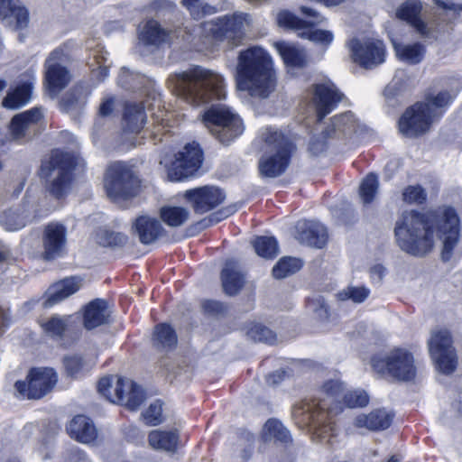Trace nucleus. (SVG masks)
I'll list each match as a JSON object with an SVG mask.
<instances>
[{
	"label": "nucleus",
	"mask_w": 462,
	"mask_h": 462,
	"mask_svg": "<svg viewBox=\"0 0 462 462\" xmlns=\"http://www.w3.org/2000/svg\"><path fill=\"white\" fill-rule=\"evenodd\" d=\"M460 230L457 211L444 206L425 213L404 211L395 223L394 236L398 246L414 256L430 252L438 236L443 243L442 260L448 261L459 241Z\"/></svg>",
	"instance_id": "nucleus-1"
},
{
	"label": "nucleus",
	"mask_w": 462,
	"mask_h": 462,
	"mask_svg": "<svg viewBox=\"0 0 462 462\" xmlns=\"http://www.w3.org/2000/svg\"><path fill=\"white\" fill-rule=\"evenodd\" d=\"M236 88L255 98L264 99L275 90L276 73L271 56L261 47L241 51L237 57Z\"/></svg>",
	"instance_id": "nucleus-2"
},
{
	"label": "nucleus",
	"mask_w": 462,
	"mask_h": 462,
	"mask_svg": "<svg viewBox=\"0 0 462 462\" xmlns=\"http://www.w3.org/2000/svg\"><path fill=\"white\" fill-rule=\"evenodd\" d=\"M343 383L337 380L325 383L320 395L310 400H305L293 410V417L300 427L311 426L320 441L328 438L331 442L334 436L331 420L342 411L339 398L343 393Z\"/></svg>",
	"instance_id": "nucleus-3"
},
{
	"label": "nucleus",
	"mask_w": 462,
	"mask_h": 462,
	"mask_svg": "<svg viewBox=\"0 0 462 462\" xmlns=\"http://www.w3.org/2000/svg\"><path fill=\"white\" fill-rule=\"evenodd\" d=\"M169 81L179 97L195 106L226 97L223 77L199 66L171 75Z\"/></svg>",
	"instance_id": "nucleus-4"
},
{
	"label": "nucleus",
	"mask_w": 462,
	"mask_h": 462,
	"mask_svg": "<svg viewBox=\"0 0 462 462\" xmlns=\"http://www.w3.org/2000/svg\"><path fill=\"white\" fill-rule=\"evenodd\" d=\"M453 97L448 91L429 96L423 102H417L407 108L399 120L400 132L407 137L425 134L430 125L444 113Z\"/></svg>",
	"instance_id": "nucleus-5"
},
{
	"label": "nucleus",
	"mask_w": 462,
	"mask_h": 462,
	"mask_svg": "<svg viewBox=\"0 0 462 462\" xmlns=\"http://www.w3.org/2000/svg\"><path fill=\"white\" fill-rule=\"evenodd\" d=\"M263 154L259 160V173L263 178L281 176L288 168L295 145L278 129L267 127L261 133Z\"/></svg>",
	"instance_id": "nucleus-6"
},
{
	"label": "nucleus",
	"mask_w": 462,
	"mask_h": 462,
	"mask_svg": "<svg viewBox=\"0 0 462 462\" xmlns=\"http://www.w3.org/2000/svg\"><path fill=\"white\" fill-rule=\"evenodd\" d=\"M75 162L73 157L54 150L42 161L40 178L45 181L46 190L54 198H62L68 191Z\"/></svg>",
	"instance_id": "nucleus-7"
},
{
	"label": "nucleus",
	"mask_w": 462,
	"mask_h": 462,
	"mask_svg": "<svg viewBox=\"0 0 462 462\" xmlns=\"http://www.w3.org/2000/svg\"><path fill=\"white\" fill-rule=\"evenodd\" d=\"M301 13L309 19L303 20L288 11H281L277 14V23L281 27L299 31V36L315 43L328 46L333 41V33L327 30H312L311 27L321 23L324 17L315 10L301 6Z\"/></svg>",
	"instance_id": "nucleus-8"
},
{
	"label": "nucleus",
	"mask_w": 462,
	"mask_h": 462,
	"mask_svg": "<svg viewBox=\"0 0 462 462\" xmlns=\"http://www.w3.org/2000/svg\"><path fill=\"white\" fill-rule=\"evenodd\" d=\"M209 132L223 144H228L244 131L241 118L223 104H213L203 115Z\"/></svg>",
	"instance_id": "nucleus-9"
},
{
	"label": "nucleus",
	"mask_w": 462,
	"mask_h": 462,
	"mask_svg": "<svg viewBox=\"0 0 462 462\" xmlns=\"http://www.w3.org/2000/svg\"><path fill=\"white\" fill-rule=\"evenodd\" d=\"M252 17L247 13L236 12L205 23V29L217 42H226L230 48L242 44L245 31L252 26Z\"/></svg>",
	"instance_id": "nucleus-10"
},
{
	"label": "nucleus",
	"mask_w": 462,
	"mask_h": 462,
	"mask_svg": "<svg viewBox=\"0 0 462 462\" xmlns=\"http://www.w3.org/2000/svg\"><path fill=\"white\" fill-rule=\"evenodd\" d=\"M371 365L376 373L387 374L398 381L408 382L416 376L413 356L402 348H395L383 356H374Z\"/></svg>",
	"instance_id": "nucleus-11"
},
{
	"label": "nucleus",
	"mask_w": 462,
	"mask_h": 462,
	"mask_svg": "<svg viewBox=\"0 0 462 462\" xmlns=\"http://www.w3.org/2000/svg\"><path fill=\"white\" fill-rule=\"evenodd\" d=\"M112 379L111 376L101 378L97 383L98 392L111 402L125 404L131 411L137 410L145 399L143 390L134 382L118 377L114 390L115 393L112 395L109 393Z\"/></svg>",
	"instance_id": "nucleus-12"
},
{
	"label": "nucleus",
	"mask_w": 462,
	"mask_h": 462,
	"mask_svg": "<svg viewBox=\"0 0 462 462\" xmlns=\"http://www.w3.org/2000/svg\"><path fill=\"white\" fill-rule=\"evenodd\" d=\"M138 187L137 178L125 163L117 162L108 167L105 188L110 199H127L135 196Z\"/></svg>",
	"instance_id": "nucleus-13"
},
{
	"label": "nucleus",
	"mask_w": 462,
	"mask_h": 462,
	"mask_svg": "<svg viewBox=\"0 0 462 462\" xmlns=\"http://www.w3.org/2000/svg\"><path fill=\"white\" fill-rule=\"evenodd\" d=\"M58 381V375L52 368H32L25 381H17L16 391L28 399H41L50 393Z\"/></svg>",
	"instance_id": "nucleus-14"
},
{
	"label": "nucleus",
	"mask_w": 462,
	"mask_h": 462,
	"mask_svg": "<svg viewBox=\"0 0 462 462\" xmlns=\"http://www.w3.org/2000/svg\"><path fill=\"white\" fill-rule=\"evenodd\" d=\"M429 349L437 368L445 374H452L457 365L450 333L446 329L433 331L429 340Z\"/></svg>",
	"instance_id": "nucleus-15"
},
{
	"label": "nucleus",
	"mask_w": 462,
	"mask_h": 462,
	"mask_svg": "<svg viewBox=\"0 0 462 462\" xmlns=\"http://www.w3.org/2000/svg\"><path fill=\"white\" fill-rule=\"evenodd\" d=\"M43 117L41 107H33L15 115L9 125L11 139L25 143L40 134V122Z\"/></svg>",
	"instance_id": "nucleus-16"
},
{
	"label": "nucleus",
	"mask_w": 462,
	"mask_h": 462,
	"mask_svg": "<svg viewBox=\"0 0 462 462\" xmlns=\"http://www.w3.org/2000/svg\"><path fill=\"white\" fill-rule=\"evenodd\" d=\"M202 151L196 143H188L183 150L175 155V160L168 167V177L171 180H182L191 175L200 167Z\"/></svg>",
	"instance_id": "nucleus-17"
},
{
	"label": "nucleus",
	"mask_w": 462,
	"mask_h": 462,
	"mask_svg": "<svg viewBox=\"0 0 462 462\" xmlns=\"http://www.w3.org/2000/svg\"><path fill=\"white\" fill-rule=\"evenodd\" d=\"M348 48L353 60L365 69H372L384 61L385 47L382 41L352 39Z\"/></svg>",
	"instance_id": "nucleus-18"
},
{
	"label": "nucleus",
	"mask_w": 462,
	"mask_h": 462,
	"mask_svg": "<svg viewBox=\"0 0 462 462\" xmlns=\"http://www.w3.org/2000/svg\"><path fill=\"white\" fill-rule=\"evenodd\" d=\"M64 58L63 51L56 49L45 61V81L48 91L52 96L58 95L70 81L69 71L61 64Z\"/></svg>",
	"instance_id": "nucleus-19"
},
{
	"label": "nucleus",
	"mask_w": 462,
	"mask_h": 462,
	"mask_svg": "<svg viewBox=\"0 0 462 462\" xmlns=\"http://www.w3.org/2000/svg\"><path fill=\"white\" fill-rule=\"evenodd\" d=\"M225 198L224 191L215 186L199 187L186 190L184 193V199L198 214L215 208L225 200Z\"/></svg>",
	"instance_id": "nucleus-20"
},
{
	"label": "nucleus",
	"mask_w": 462,
	"mask_h": 462,
	"mask_svg": "<svg viewBox=\"0 0 462 462\" xmlns=\"http://www.w3.org/2000/svg\"><path fill=\"white\" fill-rule=\"evenodd\" d=\"M343 94L331 83L316 84L311 88V104L320 122L341 101Z\"/></svg>",
	"instance_id": "nucleus-21"
},
{
	"label": "nucleus",
	"mask_w": 462,
	"mask_h": 462,
	"mask_svg": "<svg viewBox=\"0 0 462 462\" xmlns=\"http://www.w3.org/2000/svg\"><path fill=\"white\" fill-rule=\"evenodd\" d=\"M42 257L50 261L60 257L67 244V229L64 225L51 222L44 226L42 237Z\"/></svg>",
	"instance_id": "nucleus-22"
},
{
	"label": "nucleus",
	"mask_w": 462,
	"mask_h": 462,
	"mask_svg": "<svg viewBox=\"0 0 462 462\" xmlns=\"http://www.w3.org/2000/svg\"><path fill=\"white\" fill-rule=\"evenodd\" d=\"M297 239L304 245L322 248L328 241L327 228L316 221L301 220L296 225Z\"/></svg>",
	"instance_id": "nucleus-23"
},
{
	"label": "nucleus",
	"mask_w": 462,
	"mask_h": 462,
	"mask_svg": "<svg viewBox=\"0 0 462 462\" xmlns=\"http://www.w3.org/2000/svg\"><path fill=\"white\" fill-rule=\"evenodd\" d=\"M359 125L351 111L335 116L331 118L330 124L322 132V138L344 139L355 134Z\"/></svg>",
	"instance_id": "nucleus-24"
},
{
	"label": "nucleus",
	"mask_w": 462,
	"mask_h": 462,
	"mask_svg": "<svg viewBox=\"0 0 462 462\" xmlns=\"http://www.w3.org/2000/svg\"><path fill=\"white\" fill-rule=\"evenodd\" d=\"M422 9L421 3L418 0H408L404 2L396 12L399 19L406 21L412 25L416 31L425 38H434V32L420 19V12Z\"/></svg>",
	"instance_id": "nucleus-25"
},
{
	"label": "nucleus",
	"mask_w": 462,
	"mask_h": 462,
	"mask_svg": "<svg viewBox=\"0 0 462 462\" xmlns=\"http://www.w3.org/2000/svg\"><path fill=\"white\" fill-rule=\"evenodd\" d=\"M0 19L14 29L27 27L29 13L20 0H0Z\"/></svg>",
	"instance_id": "nucleus-26"
},
{
	"label": "nucleus",
	"mask_w": 462,
	"mask_h": 462,
	"mask_svg": "<svg viewBox=\"0 0 462 462\" xmlns=\"http://www.w3.org/2000/svg\"><path fill=\"white\" fill-rule=\"evenodd\" d=\"M133 228L143 245H151L165 236L166 233L160 220L149 216L138 217Z\"/></svg>",
	"instance_id": "nucleus-27"
},
{
	"label": "nucleus",
	"mask_w": 462,
	"mask_h": 462,
	"mask_svg": "<svg viewBox=\"0 0 462 462\" xmlns=\"http://www.w3.org/2000/svg\"><path fill=\"white\" fill-rule=\"evenodd\" d=\"M110 311L107 302L102 299L90 301L86 307L83 316L84 327L90 330L109 321Z\"/></svg>",
	"instance_id": "nucleus-28"
},
{
	"label": "nucleus",
	"mask_w": 462,
	"mask_h": 462,
	"mask_svg": "<svg viewBox=\"0 0 462 462\" xmlns=\"http://www.w3.org/2000/svg\"><path fill=\"white\" fill-rule=\"evenodd\" d=\"M261 439L263 442L288 447L292 443L290 431L276 419H269L263 425Z\"/></svg>",
	"instance_id": "nucleus-29"
},
{
	"label": "nucleus",
	"mask_w": 462,
	"mask_h": 462,
	"mask_svg": "<svg viewBox=\"0 0 462 462\" xmlns=\"http://www.w3.org/2000/svg\"><path fill=\"white\" fill-rule=\"evenodd\" d=\"M67 430L71 438L82 443H90L97 436L92 420L84 415L75 416L68 425Z\"/></svg>",
	"instance_id": "nucleus-30"
},
{
	"label": "nucleus",
	"mask_w": 462,
	"mask_h": 462,
	"mask_svg": "<svg viewBox=\"0 0 462 462\" xmlns=\"http://www.w3.org/2000/svg\"><path fill=\"white\" fill-rule=\"evenodd\" d=\"M221 281L224 291L230 296L236 295L244 285V276L240 272L238 263L227 260L221 272Z\"/></svg>",
	"instance_id": "nucleus-31"
},
{
	"label": "nucleus",
	"mask_w": 462,
	"mask_h": 462,
	"mask_svg": "<svg viewBox=\"0 0 462 462\" xmlns=\"http://www.w3.org/2000/svg\"><path fill=\"white\" fill-rule=\"evenodd\" d=\"M393 415L384 409H377L369 414L358 415L354 421L357 428H366L370 430H383L390 427Z\"/></svg>",
	"instance_id": "nucleus-32"
},
{
	"label": "nucleus",
	"mask_w": 462,
	"mask_h": 462,
	"mask_svg": "<svg viewBox=\"0 0 462 462\" xmlns=\"http://www.w3.org/2000/svg\"><path fill=\"white\" fill-rule=\"evenodd\" d=\"M80 280L75 277L68 278L51 286L48 291V296L43 305L51 307L79 290Z\"/></svg>",
	"instance_id": "nucleus-33"
},
{
	"label": "nucleus",
	"mask_w": 462,
	"mask_h": 462,
	"mask_svg": "<svg viewBox=\"0 0 462 462\" xmlns=\"http://www.w3.org/2000/svg\"><path fill=\"white\" fill-rule=\"evenodd\" d=\"M174 32L167 31L154 20L148 21L142 32L141 40L147 45L159 46L162 43L171 42Z\"/></svg>",
	"instance_id": "nucleus-34"
},
{
	"label": "nucleus",
	"mask_w": 462,
	"mask_h": 462,
	"mask_svg": "<svg viewBox=\"0 0 462 462\" xmlns=\"http://www.w3.org/2000/svg\"><path fill=\"white\" fill-rule=\"evenodd\" d=\"M146 120L144 106L143 103H128L125 106L124 127L131 133H139Z\"/></svg>",
	"instance_id": "nucleus-35"
},
{
	"label": "nucleus",
	"mask_w": 462,
	"mask_h": 462,
	"mask_svg": "<svg viewBox=\"0 0 462 462\" xmlns=\"http://www.w3.org/2000/svg\"><path fill=\"white\" fill-rule=\"evenodd\" d=\"M89 92L83 85L75 86L67 92L60 102L61 110L70 113L81 109L86 102Z\"/></svg>",
	"instance_id": "nucleus-36"
},
{
	"label": "nucleus",
	"mask_w": 462,
	"mask_h": 462,
	"mask_svg": "<svg viewBox=\"0 0 462 462\" xmlns=\"http://www.w3.org/2000/svg\"><path fill=\"white\" fill-rule=\"evenodd\" d=\"M29 221V212L23 206L4 211L0 214V224L8 231L19 230Z\"/></svg>",
	"instance_id": "nucleus-37"
},
{
	"label": "nucleus",
	"mask_w": 462,
	"mask_h": 462,
	"mask_svg": "<svg viewBox=\"0 0 462 462\" xmlns=\"http://www.w3.org/2000/svg\"><path fill=\"white\" fill-rule=\"evenodd\" d=\"M178 342L175 330L166 323L155 326L152 334V346L158 350L169 351L173 349Z\"/></svg>",
	"instance_id": "nucleus-38"
},
{
	"label": "nucleus",
	"mask_w": 462,
	"mask_h": 462,
	"mask_svg": "<svg viewBox=\"0 0 462 462\" xmlns=\"http://www.w3.org/2000/svg\"><path fill=\"white\" fill-rule=\"evenodd\" d=\"M393 48L399 60L415 65L422 61L426 48L420 42L410 44L393 42Z\"/></svg>",
	"instance_id": "nucleus-39"
},
{
	"label": "nucleus",
	"mask_w": 462,
	"mask_h": 462,
	"mask_svg": "<svg viewBox=\"0 0 462 462\" xmlns=\"http://www.w3.org/2000/svg\"><path fill=\"white\" fill-rule=\"evenodd\" d=\"M148 441L152 448L174 452L178 446L179 434L176 430H152L149 433Z\"/></svg>",
	"instance_id": "nucleus-40"
},
{
	"label": "nucleus",
	"mask_w": 462,
	"mask_h": 462,
	"mask_svg": "<svg viewBox=\"0 0 462 462\" xmlns=\"http://www.w3.org/2000/svg\"><path fill=\"white\" fill-rule=\"evenodd\" d=\"M66 374L71 378H78L88 373L95 365L80 355H67L62 359Z\"/></svg>",
	"instance_id": "nucleus-41"
},
{
	"label": "nucleus",
	"mask_w": 462,
	"mask_h": 462,
	"mask_svg": "<svg viewBox=\"0 0 462 462\" xmlns=\"http://www.w3.org/2000/svg\"><path fill=\"white\" fill-rule=\"evenodd\" d=\"M276 47L287 66L303 68L307 64V56L303 50L285 42H278Z\"/></svg>",
	"instance_id": "nucleus-42"
},
{
	"label": "nucleus",
	"mask_w": 462,
	"mask_h": 462,
	"mask_svg": "<svg viewBox=\"0 0 462 462\" xmlns=\"http://www.w3.org/2000/svg\"><path fill=\"white\" fill-rule=\"evenodd\" d=\"M118 84L129 90H136L145 88L149 85L153 88L154 82L147 79L145 76L130 71L126 68H122L118 76Z\"/></svg>",
	"instance_id": "nucleus-43"
},
{
	"label": "nucleus",
	"mask_w": 462,
	"mask_h": 462,
	"mask_svg": "<svg viewBox=\"0 0 462 462\" xmlns=\"http://www.w3.org/2000/svg\"><path fill=\"white\" fill-rule=\"evenodd\" d=\"M162 220L171 227L184 225L189 217V211L182 207L165 206L160 209Z\"/></svg>",
	"instance_id": "nucleus-44"
},
{
	"label": "nucleus",
	"mask_w": 462,
	"mask_h": 462,
	"mask_svg": "<svg viewBox=\"0 0 462 462\" xmlns=\"http://www.w3.org/2000/svg\"><path fill=\"white\" fill-rule=\"evenodd\" d=\"M32 84L23 83L18 86L13 92L7 94L3 100V106L14 109L25 105L31 98Z\"/></svg>",
	"instance_id": "nucleus-45"
},
{
	"label": "nucleus",
	"mask_w": 462,
	"mask_h": 462,
	"mask_svg": "<svg viewBox=\"0 0 462 462\" xmlns=\"http://www.w3.org/2000/svg\"><path fill=\"white\" fill-rule=\"evenodd\" d=\"M69 320V317L54 315L42 322L41 326L48 337L54 339H60L68 328Z\"/></svg>",
	"instance_id": "nucleus-46"
},
{
	"label": "nucleus",
	"mask_w": 462,
	"mask_h": 462,
	"mask_svg": "<svg viewBox=\"0 0 462 462\" xmlns=\"http://www.w3.org/2000/svg\"><path fill=\"white\" fill-rule=\"evenodd\" d=\"M255 253L265 259H273L279 254L277 240L273 236H259L253 242Z\"/></svg>",
	"instance_id": "nucleus-47"
},
{
	"label": "nucleus",
	"mask_w": 462,
	"mask_h": 462,
	"mask_svg": "<svg viewBox=\"0 0 462 462\" xmlns=\"http://www.w3.org/2000/svg\"><path fill=\"white\" fill-rule=\"evenodd\" d=\"M302 267V262L294 257H282L273 268L276 279H283L298 272Z\"/></svg>",
	"instance_id": "nucleus-48"
},
{
	"label": "nucleus",
	"mask_w": 462,
	"mask_h": 462,
	"mask_svg": "<svg viewBox=\"0 0 462 462\" xmlns=\"http://www.w3.org/2000/svg\"><path fill=\"white\" fill-rule=\"evenodd\" d=\"M379 189V180L377 175L369 173L361 182L359 187V195L365 205L374 201Z\"/></svg>",
	"instance_id": "nucleus-49"
},
{
	"label": "nucleus",
	"mask_w": 462,
	"mask_h": 462,
	"mask_svg": "<svg viewBox=\"0 0 462 462\" xmlns=\"http://www.w3.org/2000/svg\"><path fill=\"white\" fill-rule=\"evenodd\" d=\"M369 294V289L365 286H347L340 291L337 297L339 300H350L355 303H362L368 298Z\"/></svg>",
	"instance_id": "nucleus-50"
},
{
	"label": "nucleus",
	"mask_w": 462,
	"mask_h": 462,
	"mask_svg": "<svg viewBox=\"0 0 462 462\" xmlns=\"http://www.w3.org/2000/svg\"><path fill=\"white\" fill-rule=\"evenodd\" d=\"M182 5L189 10L194 19H200L207 14L216 13V8L204 4L202 0H182Z\"/></svg>",
	"instance_id": "nucleus-51"
},
{
	"label": "nucleus",
	"mask_w": 462,
	"mask_h": 462,
	"mask_svg": "<svg viewBox=\"0 0 462 462\" xmlns=\"http://www.w3.org/2000/svg\"><path fill=\"white\" fill-rule=\"evenodd\" d=\"M247 336L254 341L273 344L276 341V335L262 324L253 325L247 331Z\"/></svg>",
	"instance_id": "nucleus-52"
},
{
	"label": "nucleus",
	"mask_w": 462,
	"mask_h": 462,
	"mask_svg": "<svg viewBox=\"0 0 462 462\" xmlns=\"http://www.w3.org/2000/svg\"><path fill=\"white\" fill-rule=\"evenodd\" d=\"M144 422L150 426H156L162 422V403L156 401L150 404L142 413Z\"/></svg>",
	"instance_id": "nucleus-53"
},
{
	"label": "nucleus",
	"mask_w": 462,
	"mask_h": 462,
	"mask_svg": "<svg viewBox=\"0 0 462 462\" xmlns=\"http://www.w3.org/2000/svg\"><path fill=\"white\" fill-rule=\"evenodd\" d=\"M254 437L248 431H244L239 437L237 447L239 449V457L242 462H246L250 459L254 450Z\"/></svg>",
	"instance_id": "nucleus-54"
},
{
	"label": "nucleus",
	"mask_w": 462,
	"mask_h": 462,
	"mask_svg": "<svg viewBox=\"0 0 462 462\" xmlns=\"http://www.w3.org/2000/svg\"><path fill=\"white\" fill-rule=\"evenodd\" d=\"M127 241V237L121 233L101 231L97 235V243L103 246H122Z\"/></svg>",
	"instance_id": "nucleus-55"
},
{
	"label": "nucleus",
	"mask_w": 462,
	"mask_h": 462,
	"mask_svg": "<svg viewBox=\"0 0 462 462\" xmlns=\"http://www.w3.org/2000/svg\"><path fill=\"white\" fill-rule=\"evenodd\" d=\"M343 400L349 408L365 407L369 402V397L363 390L349 391L343 395Z\"/></svg>",
	"instance_id": "nucleus-56"
},
{
	"label": "nucleus",
	"mask_w": 462,
	"mask_h": 462,
	"mask_svg": "<svg viewBox=\"0 0 462 462\" xmlns=\"http://www.w3.org/2000/svg\"><path fill=\"white\" fill-rule=\"evenodd\" d=\"M402 199L407 203L422 204L426 201L427 194L420 185L408 186L402 192Z\"/></svg>",
	"instance_id": "nucleus-57"
},
{
	"label": "nucleus",
	"mask_w": 462,
	"mask_h": 462,
	"mask_svg": "<svg viewBox=\"0 0 462 462\" xmlns=\"http://www.w3.org/2000/svg\"><path fill=\"white\" fill-rule=\"evenodd\" d=\"M434 4L445 11L448 15V20L457 18V16L462 12V3L456 4L452 0H433Z\"/></svg>",
	"instance_id": "nucleus-58"
},
{
	"label": "nucleus",
	"mask_w": 462,
	"mask_h": 462,
	"mask_svg": "<svg viewBox=\"0 0 462 462\" xmlns=\"http://www.w3.org/2000/svg\"><path fill=\"white\" fill-rule=\"evenodd\" d=\"M308 308L320 318L328 317V306L322 296H316L308 300Z\"/></svg>",
	"instance_id": "nucleus-59"
},
{
	"label": "nucleus",
	"mask_w": 462,
	"mask_h": 462,
	"mask_svg": "<svg viewBox=\"0 0 462 462\" xmlns=\"http://www.w3.org/2000/svg\"><path fill=\"white\" fill-rule=\"evenodd\" d=\"M202 306L204 310L209 314H222L226 311V306L217 300H206Z\"/></svg>",
	"instance_id": "nucleus-60"
},
{
	"label": "nucleus",
	"mask_w": 462,
	"mask_h": 462,
	"mask_svg": "<svg viewBox=\"0 0 462 462\" xmlns=\"http://www.w3.org/2000/svg\"><path fill=\"white\" fill-rule=\"evenodd\" d=\"M114 97H107L106 98L99 106L98 115L100 116H108L112 114L114 110Z\"/></svg>",
	"instance_id": "nucleus-61"
},
{
	"label": "nucleus",
	"mask_w": 462,
	"mask_h": 462,
	"mask_svg": "<svg viewBox=\"0 0 462 462\" xmlns=\"http://www.w3.org/2000/svg\"><path fill=\"white\" fill-rule=\"evenodd\" d=\"M284 374V371H276L273 374L268 375L267 382L272 385L277 384L283 380Z\"/></svg>",
	"instance_id": "nucleus-62"
},
{
	"label": "nucleus",
	"mask_w": 462,
	"mask_h": 462,
	"mask_svg": "<svg viewBox=\"0 0 462 462\" xmlns=\"http://www.w3.org/2000/svg\"><path fill=\"white\" fill-rule=\"evenodd\" d=\"M95 58L97 59V63L99 65V70H98V79L104 80L107 75H108V68L106 66H103L102 63L105 62V58L102 56V60H99V57H97L95 54Z\"/></svg>",
	"instance_id": "nucleus-63"
},
{
	"label": "nucleus",
	"mask_w": 462,
	"mask_h": 462,
	"mask_svg": "<svg viewBox=\"0 0 462 462\" xmlns=\"http://www.w3.org/2000/svg\"><path fill=\"white\" fill-rule=\"evenodd\" d=\"M326 145L324 141L311 140L310 143V150L314 153L318 154L324 151Z\"/></svg>",
	"instance_id": "nucleus-64"
}]
</instances>
